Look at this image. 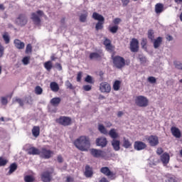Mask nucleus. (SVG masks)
Instances as JSON below:
<instances>
[{"label":"nucleus","instance_id":"48","mask_svg":"<svg viewBox=\"0 0 182 182\" xmlns=\"http://www.w3.org/2000/svg\"><path fill=\"white\" fill-rule=\"evenodd\" d=\"M29 60H31V58L29 57H24L22 59V63L23 65H25L26 66V65H29Z\"/></svg>","mask_w":182,"mask_h":182},{"label":"nucleus","instance_id":"32","mask_svg":"<svg viewBox=\"0 0 182 182\" xmlns=\"http://www.w3.org/2000/svg\"><path fill=\"white\" fill-rule=\"evenodd\" d=\"M122 146L124 147V149H130V147H132V142H130L129 139L124 137Z\"/></svg>","mask_w":182,"mask_h":182},{"label":"nucleus","instance_id":"27","mask_svg":"<svg viewBox=\"0 0 182 182\" xmlns=\"http://www.w3.org/2000/svg\"><path fill=\"white\" fill-rule=\"evenodd\" d=\"M88 15L89 14L87 13V11H82V13L80 14V21L82 23L86 22Z\"/></svg>","mask_w":182,"mask_h":182},{"label":"nucleus","instance_id":"42","mask_svg":"<svg viewBox=\"0 0 182 182\" xmlns=\"http://www.w3.org/2000/svg\"><path fill=\"white\" fill-rule=\"evenodd\" d=\"M24 181L25 182H33L35 181V177L32 176H26L24 177Z\"/></svg>","mask_w":182,"mask_h":182},{"label":"nucleus","instance_id":"49","mask_svg":"<svg viewBox=\"0 0 182 182\" xmlns=\"http://www.w3.org/2000/svg\"><path fill=\"white\" fill-rule=\"evenodd\" d=\"M85 80V82H87V83H90V84L93 83V78L90 75H87Z\"/></svg>","mask_w":182,"mask_h":182},{"label":"nucleus","instance_id":"12","mask_svg":"<svg viewBox=\"0 0 182 182\" xmlns=\"http://www.w3.org/2000/svg\"><path fill=\"white\" fill-rule=\"evenodd\" d=\"M100 90L102 93H110V90H112V87L107 82H102L100 85Z\"/></svg>","mask_w":182,"mask_h":182},{"label":"nucleus","instance_id":"9","mask_svg":"<svg viewBox=\"0 0 182 182\" xmlns=\"http://www.w3.org/2000/svg\"><path fill=\"white\" fill-rule=\"evenodd\" d=\"M57 122L62 126H70L72 124V119L69 117H60L57 119Z\"/></svg>","mask_w":182,"mask_h":182},{"label":"nucleus","instance_id":"21","mask_svg":"<svg viewBox=\"0 0 182 182\" xmlns=\"http://www.w3.org/2000/svg\"><path fill=\"white\" fill-rule=\"evenodd\" d=\"M28 154H30V156H36L38 154H41V151L37 148L33 146L28 149Z\"/></svg>","mask_w":182,"mask_h":182},{"label":"nucleus","instance_id":"19","mask_svg":"<svg viewBox=\"0 0 182 182\" xmlns=\"http://www.w3.org/2000/svg\"><path fill=\"white\" fill-rule=\"evenodd\" d=\"M111 144L115 151L120 150V141L117 139H112Z\"/></svg>","mask_w":182,"mask_h":182},{"label":"nucleus","instance_id":"35","mask_svg":"<svg viewBox=\"0 0 182 182\" xmlns=\"http://www.w3.org/2000/svg\"><path fill=\"white\" fill-rule=\"evenodd\" d=\"M44 68L48 70V72H50L52 68H53V65L52 64V61H47L44 63Z\"/></svg>","mask_w":182,"mask_h":182},{"label":"nucleus","instance_id":"57","mask_svg":"<svg viewBox=\"0 0 182 182\" xmlns=\"http://www.w3.org/2000/svg\"><path fill=\"white\" fill-rule=\"evenodd\" d=\"M129 2H130V0H122V6H127Z\"/></svg>","mask_w":182,"mask_h":182},{"label":"nucleus","instance_id":"28","mask_svg":"<svg viewBox=\"0 0 182 182\" xmlns=\"http://www.w3.org/2000/svg\"><path fill=\"white\" fill-rule=\"evenodd\" d=\"M50 87L52 92H59V85L56 82H50Z\"/></svg>","mask_w":182,"mask_h":182},{"label":"nucleus","instance_id":"3","mask_svg":"<svg viewBox=\"0 0 182 182\" xmlns=\"http://www.w3.org/2000/svg\"><path fill=\"white\" fill-rule=\"evenodd\" d=\"M112 62L114 66L117 68V69H123V68L126 66V60H124L123 57L119 55L113 57Z\"/></svg>","mask_w":182,"mask_h":182},{"label":"nucleus","instance_id":"30","mask_svg":"<svg viewBox=\"0 0 182 182\" xmlns=\"http://www.w3.org/2000/svg\"><path fill=\"white\" fill-rule=\"evenodd\" d=\"M104 45L107 50H113V46H112V43L110 42V40L106 38L104 41Z\"/></svg>","mask_w":182,"mask_h":182},{"label":"nucleus","instance_id":"54","mask_svg":"<svg viewBox=\"0 0 182 182\" xmlns=\"http://www.w3.org/2000/svg\"><path fill=\"white\" fill-rule=\"evenodd\" d=\"M148 82H149V83H156V77H149L148 78Z\"/></svg>","mask_w":182,"mask_h":182},{"label":"nucleus","instance_id":"62","mask_svg":"<svg viewBox=\"0 0 182 182\" xmlns=\"http://www.w3.org/2000/svg\"><path fill=\"white\" fill-rule=\"evenodd\" d=\"M173 39H174V38H173V36H171L170 35H168L166 36V41H168V42H171V41H173Z\"/></svg>","mask_w":182,"mask_h":182},{"label":"nucleus","instance_id":"15","mask_svg":"<svg viewBox=\"0 0 182 182\" xmlns=\"http://www.w3.org/2000/svg\"><path fill=\"white\" fill-rule=\"evenodd\" d=\"M147 147V145L144 144V142L141 141H135L134 145V149L137 150V151H140V150H144Z\"/></svg>","mask_w":182,"mask_h":182},{"label":"nucleus","instance_id":"18","mask_svg":"<svg viewBox=\"0 0 182 182\" xmlns=\"http://www.w3.org/2000/svg\"><path fill=\"white\" fill-rule=\"evenodd\" d=\"M161 161H162L164 166L168 164V161H170V155L168 154L165 153L161 156Z\"/></svg>","mask_w":182,"mask_h":182},{"label":"nucleus","instance_id":"63","mask_svg":"<svg viewBox=\"0 0 182 182\" xmlns=\"http://www.w3.org/2000/svg\"><path fill=\"white\" fill-rule=\"evenodd\" d=\"M55 66L57 69H58V70H62V65H60V63H56Z\"/></svg>","mask_w":182,"mask_h":182},{"label":"nucleus","instance_id":"4","mask_svg":"<svg viewBox=\"0 0 182 182\" xmlns=\"http://www.w3.org/2000/svg\"><path fill=\"white\" fill-rule=\"evenodd\" d=\"M135 104L139 107H147L149 106V100L143 95H139L135 98Z\"/></svg>","mask_w":182,"mask_h":182},{"label":"nucleus","instance_id":"8","mask_svg":"<svg viewBox=\"0 0 182 182\" xmlns=\"http://www.w3.org/2000/svg\"><path fill=\"white\" fill-rule=\"evenodd\" d=\"M16 23L18 26H25L28 23V17L25 14H20L16 19Z\"/></svg>","mask_w":182,"mask_h":182},{"label":"nucleus","instance_id":"40","mask_svg":"<svg viewBox=\"0 0 182 182\" xmlns=\"http://www.w3.org/2000/svg\"><path fill=\"white\" fill-rule=\"evenodd\" d=\"M104 23H105V21H98L95 26L96 31H100L101 29H103Z\"/></svg>","mask_w":182,"mask_h":182},{"label":"nucleus","instance_id":"39","mask_svg":"<svg viewBox=\"0 0 182 182\" xmlns=\"http://www.w3.org/2000/svg\"><path fill=\"white\" fill-rule=\"evenodd\" d=\"M121 82L119 80H116L114 84H113V89L114 90H119L120 89V85H121Z\"/></svg>","mask_w":182,"mask_h":182},{"label":"nucleus","instance_id":"38","mask_svg":"<svg viewBox=\"0 0 182 182\" xmlns=\"http://www.w3.org/2000/svg\"><path fill=\"white\" fill-rule=\"evenodd\" d=\"M2 38L6 45L11 42V38H9V34H8V33H4L2 36Z\"/></svg>","mask_w":182,"mask_h":182},{"label":"nucleus","instance_id":"17","mask_svg":"<svg viewBox=\"0 0 182 182\" xmlns=\"http://www.w3.org/2000/svg\"><path fill=\"white\" fill-rule=\"evenodd\" d=\"M14 46L16 48V49L22 50L25 49V43L21 41L19 39H15L14 41Z\"/></svg>","mask_w":182,"mask_h":182},{"label":"nucleus","instance_id":"46","mask_svg":"<svg viewBox=\"0 0 182 182\" xmlns=\"http://www.w3.org/2000/svg\"><path fill=\"white\" fill-rule=\"evenodd\" d=\"M8 163V161L2 157H0V167H2L4 166H6V164Z\"/></svg>","mask_w":182,"mask_h":182},{"label":"nucleus","instance_id":"45","mask_svg":"<svg viewBox=\"0 0 182 182\" xmlns=\"http://www.w3.org/2000/svg\"><path fill=\"white\" fill-rule=\"evenodd\" d=\"M43 92V90L42 89V87H41V86H36L35 88V93L36 95H42Z\"/></svg>","mask_w":182,"mask_h":182},{"label":"nucleus","instance_id":"5","mask_svg":"<svg viewBox=\"0 0 182 182\" xmlns=\"http://www.w3.org/2000/svg\"><path fill=\"white\" fill-rule=\"evenodd\" d=\"M100 173L109 177L110 180H114L116 178V173L110 171V168L107 166H104L100 168Z\"/></svg>","mask_w":182,"mask_h":182},{"label":"nucleus","instance_id":"25","mask_svg":"<svg viewBox=\"0 0 182 182\" xmlns=\"http://www.w3.org/2000/svg\"><path fill=\"white\" fill-rule=\"evenodd\" d=\"M109 136L111 139H113V140H116L117 137H119V134L116 132L115 129H111L108 133Z\"/></svg>","mask_w":182,"mask_h":182},{"label":"nucleus","instance_id":"60","mask_svg":"<svg viewBox=\"0 0 182 182\" xmlns=\"http://www.w3.org/2000/svg\"><path fill=\"white\" fill-rule=\"evenodd\" d=\"M141 46H143V48H144V46H146V45H147V39L146 38H143L142 41L141 43Z\"/></svg>","mask_w":182,"mask_h":182},{"label":"nucleus","instance_id":"16","mask_svg":"<svg viewBox=\"0 0 182 182\" xmlns=\"http://www.w3.org/2000/svg\"><path fill=\"white\" fill-rule=\"evenodd\" d=\"M171 132L174 137L176 139H180L181 137V132L180 129L176 127H172L171 128Z\"/></svg>","mask_w":182,"mask_h":182},{"label":"nucleus","instance_id":"37","mask_svg":"<svg viewBox=\"0 0 182 182\" xmlns=\"http://www.w3.org/2000/svg\"><path fill=\"white\" fill-rule=\"evenodd\" d=\"M13 103H18L19 106H21V107H23V100L21 99V98H18V97H14L13 99Z\"/></svg>","mask_w":182,"mask_h":182},{"label":"nucleus","instance_id":"51","mask_svg":"<svg viewBox=\"0 0 182 182\" xmlns=\"http://www.w3.org/2000/svg\"><path fill=\"white\" fill-rule=\"evenodd\" d=\"M32 53V45L28 44L26 48V53Z\"/></svg>","mask_w":182,"mask_h":182},{"label":"nucleus","instance_id":"6","mask_svg":"<svg viewBox=\"0 0 182 182\" xmlns=\"http://www.w3.org/2000/svg\"><path fill=\"white\" fill-rule=\"evenodd\" d=\"M90 154L95 159H105L106 157V152L100 149H90Z\"/></svg>","mask_w":182,"mask_h":182},{"label":"nucleus","instance_id":"59","mask_svg":"<svg viewBox=\"0 0 182 182\" xmlns=\"http://www.w3.org/2000/svg\"><path fill=\"white\" fill-rule=\"evenodd\" d=\"M82 80V72H79L77 75V82Z\"/></svg>","mask_w":182,"mask_h":182},{"label":"nucleus","instance_id":"34","mask_svg":"<svg viewBox=\"0 0 182 182\" xmlns=\"http://www.w3.org/2000/svg\"><path fill=\"white\" fill-rule=\"evenodd\" d=\"M98 130L99 132L102 134H107L108 132H107V129H106V127H104L103 124H100L98 125Z\"/></svg>","mask_w":182,"mask_h":182},{"label":"nucleus","instance_id":"58","mask_svg":"<svg viewBox=\"0 0 182 182\" xmlns=\"http://www.w3.org/2000/svg\"><path fill=\"white\" fill-rule=\"evenodd\" d=\"M122 22V19L117 18L115 19H114L113 21V23H114V25H119V23Z\"/></svg>","mask_w":182,"mask_h":182},{"label":"nucleus","instance_id":"1","mask_svg":"<svg viewBox=\"0 0 182 182\" xmlns=\"http://www.w3.org/2000/svg\"><path fill=\"white\" fill-rule=\"evenodd\" d=\"M74 145L80 151H87L90 149V139L89 136H81L74 141Z\"/></svg>","mask_w":182,"mask_h":182},{"label":"nucleus","instance_id":"36","mask_svg":"<svg viewBox=\"0 0 182 182\" xmlns=\"http://www.w3.org/2000/svg\"><path fill=\"white\" fill-rule=\"evenodd\" d=\"M9 174L11 175L12 174V173H14L16 168H18V166L16 165V164H11L9 166Z\"/></svg>","mask_w":182,"mask_h":182},{"label":"nucleus","instance_id":"22","mask_svg":"<svg viewBox=\"0 0 182 182\" xmlns=\"http://www.w3.org/2000/svg\"><path fill=\"white\" fill-rule=\"evenodd\" d=\"M92 18L95 21H98V22H105V17H103V16L96 12H94L92 14Z\"/></svg>","mask_w":182,"mask_h":182},{"label":"nucleus","instance_id":"33","mask_svg":"<svg viewBox=\"0 0 182 182\" xmlns=\"http://www.w3.org/2000/svg\"><path fill=\"white\" fill-rule=\"evenodd\" d=\"M138 59L140 61L141 65H146V63H147V58L142 54L139 55Z\"/></svg>","mask_w":182,"mask_h":182},{"label":"nucleus","instance_id":"14","mask_svg":"<svg viewBox=\"0 0 182 182\" xmlns=\"http://www.w3.org/2000/svg\"><path fill=\"white\" fill-rule=\"evenodd\" d=\"M131 52H138L139 50V41L136 38H132L130 42Z\"/></svg>","mask_w":182,"mask_h":182},{"label":"nucleus","instance_id":"20","mask_svg":"<svg viewBox=\"0 0 182 182\" xmlns=\"http://www.w3.org/2000/svg\"><path fill=\"white\" fill-rule=\"evenodd\" d=\"M85 176L87 178H90L93 176V169L89 165L85 166Z\"/></svg>","mask_w":182,"mask_h":182},{"label":"nucleus","instance_id":"61","mask_svg":"<svg viewBox=\"0 0 182 182\" xmlns=\"http://www.w3.org/2000/svg\"><path fill=\"white\" fill-rule=\"evenodd\" d=\"M156 154H159L160 156V154H163V149L161 148H158L156 150Z\"/></svg>","mask_w":182,"mask_h":182},{"label":"nucleus","instance_id":"44","mask_svg":"<svg viewBox=\"0 0 182 182\" xmlns=\"http://www.w3.org/2000/svg\"><path fill=\"white\" fill-rule=\"evenodd\" d=\"M148 38L151 41V42L154 41V32L153 31V30H149Z\"/></svg>","mask_w":182,"mask_h":182},{"label":"nucleus","instance_id":"47","mask_svg":"<svg viewBox=\"0 0 182 182\" xmlns=\"http://www.w3.org/2000/svg\"><path fill=\"white\" fill-rule=\"evenodd\" d=\"M175 67L176 69H178L179 70H182V63L180 61H176L174 63Z\"/></svg>","mask_w":182,"mask_h":182},{"label":"nucleus","instance_id":"56","mask_svg":"<svg viewBox=\"0 0 182 182\" xmlns=\"http://www.w3.org/2000/svg\"><path fill=\"white\" fill-rule=\"evenodd\" d=\"M1 104L2 105H8V99L5 97H1Z\"/></svg>","mask_w":182,"mask_h":182},{"label":"nucleus","instance_id":"11","mask_svg":"<svg viewBox=\"0 0 182 182\" xmlns=\"http://www.w3.org/2000/svg\"><path fill=\"white\" fill-rule=\"evenodd\" d=\"M95 143L98 147H106L107 146V139L105 136L99 137L96 139Z\"/></svg>","mask_w":182,"mask_h":182},{"label":"nucleus","instance_id":"50","mask_svg":"<svg viewBox=\"0 0 182 182\" xmlns=\"http://www.w3.org/2000/svg\"><path fill=\"white\" fill-rule=\"evenodd\" d=\"M150 181L151 182H161L163 181V178L161 177H157V176H154V179L151 178Z\"/></svg>","mask_w":182,"mask_h":182},{"label":"nucleus","instance_id":"23","mask_svg":"<svg viewBox=\"0 0 182 182\" xmlns=\"http://www.w3.org/2000/svg\"><path fill=\"white\" fill-rule=\"evenodd\" d=\"M31 133L33 137H39V134H41V128L38 126H34L31 130Z\"/></svg>","mask_w":182,"mask_h":182},{"label":"nucleus","instance_id":"31","mask_svg":"<svg viewBox=\"0 0 182 182\" xmlns=\"http://www.w3.org/2000/svg\"><path fill=\"white\" fill-rule=\"evenodd\" d=\"M100 58H102V56L98 53H91L90 54V59H91V60H98Z\"/></svg>","mask_w":182,"mask_h":182},{"label":"nucleus","instance_id":"24","mask_svg":"<svg viewBox=\"0 0 182 182\" xmlns=\"http://www.w3.org/2000/svg\"><path fill=\"white\" fill-rule=\"evenodd\" d=\"M61 101L62 100L60 99V97H54L50 100V105H52V106L58 107V106H59V105L60 104Z\"/></svg>","mask_w":182,"mask_h":182},{"label":"nucleus","instance_id":"55","mask_svg":"<svg viewBox=\"0 0 182 182\" xmlns=\"http://www.w3.org/2000/svg\"><path fill=\"white\" fill-rule=\"evenodd\" d=\"M65 85L67 86V87H68V89H71V90H73V89H74L73 85L72 83H70V82H69V81H66Z\"/></svg>","mask_w":182,"mask_h":182},{"label":"nucleus","instance_id":"53","mask_svg":"<svg viewBox=\"0 0 182 182\" xmlns=\"http://www.w3.org/2000/svg\"><path fill=\"white\" fill-rule=\"evenodd\" d=\"M82 89H84V90H85V92H90V90H92V86L90 85H84L82 87Z\"/></svg>","mask_w":182,"mask_h":182},{"label":"nucleus","instance_id":"26","mask_svg":"<svg viewBox=\"0 0 182 182\" xmlns=\"http://www.w3.org/2000/svg\"><path fill=\"white\" fill-rule=\"evenodd\" d=\"M163 42V38L158 37L156 40L154 41V49H158V48H160V45H161V43Z\"/></svg>","mask_w":182,"mask_h":182},{"label":"nucleus","instance_id":"2","mask_svg":"<svg viewBox=\"0 0 182 182\" xmlns=\"http://www.w3.org/2000/svg\"><path fill=\"white\" fill-rule=\"evenodd\" d=\"M53 173H55V169L53 168V167H50L48 170L43 171L41 175V181H52V178H53Z\"/></svg>","mask_w":182,"mask_h":182},{"label":"nucleus","instance_id":"52","mask_svg":"<svg viewBox=\"0 0 182 182\" xmlns=\"http://www.w3.org/2000/svg\"><path fill=\"white\" fill-rule=\"evenodd\" d=\"M4 52H5V48L0 43V58H2V56H4Z\"/></svg>","mask_w":182,"mask_h":182},{"label":"nucleus","instance_id":"64","mask_svg":"<svg viewBox=\"0 0 182 182\" xmlns=\"http://www.w3.org/2000/svg\"><path fill=\"white\" fill-rule=\"evenodd\" d=\"M100 182H109V181L107 180V178L103 177V178H101Z\"/></svg>","mask_w":182,"mask_h":182},{"label":"nucleus","instance_id":"10","mask_svg":"<svg viewBox=\"0 0 182 182\" xmlns=\"http://www.w3.org/2000/svg\"><path fill=\"white\" fill-rule=\"evenodd\" d=\"M40 156L43 159H50V157H52V156H53V151L46 149V148H43L40 151Z\"/></svg>","mask_w":182,"mask_h":182},{"label":"nucleus","instance_id":"13","mask_svg":"<svg viewBox=\"0 0 182 182\" xmlns=\"http://www.w3.org/2000/svg\"><path fill=\"white\" fill-rule=\"evenodd\" d=\"M147 141L152 147L159 144V137L157 136L151 135L147 138Z\"/></svg>","mask_w":182,"mask_h":182},{"label":"nucleus","instance_id":"7","mask_svg":"<svg viewBox=\"0 0 182 182\" xmlns=\"http://www.w3.org/2000/svg\"><path fill=\"white\" fill-rule=\"evenodd\" d=\"M43 11L38 10L36 13H32L31 19L34 22L35 25H41V18L39 16H43Z\"/></svg>","mask_w":182,"mask_h":182},{"label":"nucleus","instance_id":"29","mask_svg":"<svg viewBox=\"0 0 182 182\" xmlns=\"http://www.w3.org/2000/svg\"><path fill=\"white\" fill-rule=\"evenodd\" d=\"M164 9V6L162 4H156L155 6V12L156 14H161Z\"/></svg>","mask_w":182,"mask_h":182},{"label":"nucleus","instance_id":"43","mask_svg":"<svg viewBox=\"0 0 182 182\" xmlns=\"http://www.w3.org/2000/svg\"><path fill=\"white\" fill-rule=\"evenodd\" d=\"M109 32H111V33H117V31H119V26H114L109 27Z\"/></svg>","mask_w":182,"mask_h":182},{"label":"nucleus","instance_id":"41","mask_svg":"<svg viewBox=\"0 0 182 182\" xmlns=\"http://www.w3.org/2000/svg\"><path fill=\"white\" fill-rule=\"evenodd\" d=\"M166 182H176V177L171 176V175H168L166 176Z\"/></svg>","mask_w":182,"mask_h":182}]
</instances>
